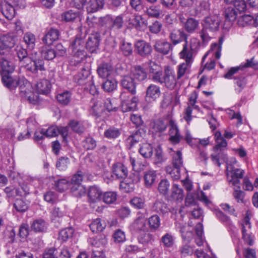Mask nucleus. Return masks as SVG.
<instances>
[{"instance_id":"nucleus-1","label":"nucleus","mask_w":258,"mask_h":258,"mask_svg":"<svg viewBox=\"0 0 258 258\" xmlns=\"http://www.w3.org/2000/svg\"><path fill=\"white\" fill-rule=\"evenodd\" d=\"M153 63V66H151L150 68L152 80L155 83L163 85L169 90H173L176 84L173 71L169 69H165L164 72L156 71V69L153 68V67H157V66L154 62Z\"/></svg>"},{"instance_id":"nucleus-2","label":"nucleus","mask_w":258,"mask_h":258,"mask_svg":"<svg viewBox=\"0 0 258 258\" xmlns=\"http://www.w3.org/2000/svg\"><path fill=\"white\" fill-rule=\"evenodd\" d=\"M221 20L217 15L206 17L202 22L200 37L203 44L207 43L211 38V34L219 30Z\"/></svg>"},{"instance_id":"nucleus-3","label":"nucleus","mask_w":258,"mask_h":258,"mask_svg":"<svg viewBox=\"0 0 258 258\" xmlns=\"http://www.w3.org/2000/svg\"><path fill=\"white\" fill-rule=\"evenodd\" d=\"M85 43L83 38L79 36H77L71 43L69 49L72 56L70 60L72 65H78L86 57Z\"/></svg>"},{"instance_id":"nucleus-4","label":"nucleus","mask_w":258,"mask_h":258,"mask_svg":"<svg viewBox=\"0 0 258 258\" xmlns=\"http://www.w3.org/2000/svg\"><path fill=\"white\" fill-rule=\"evenodd\" d=\"M199 46V40L197 38L192 37L189 42L187 41L183 44L182 49L179 53L180 58L184 59L187 63H191L194 55Z\"/></svg>"},{"instance_id":"nucleus-5","label":"nucleus","mask_w":258,"mask_h":258,"mask_svg":"<svg viewBox=\"0 0 258 258\" xmlns=\"http://www.w3.org/2000/svg\"><path fill=\"white\" fill-rule=\"evenodd\" d=\"M12 50L8 48H2L0 46V63L4 72L8 73H12L15 70V64L12 61L13 54L11 53Z\"/></svg>"},{"instance_id":"nucleus-6","label":"nucleus","mask_w":258,"mask_h":258,"mask_svg":"<svg viewBox=\"0 0 258 258\" xmlns=\"http://www.w3.org/2000/svg\"><path fill=\"white\" fill-rule=\"evenodd\" d=\"M148 216V212L147 210L144 213L138 212L137 218L130 226L131 230L138 233L147 231L146 220Z\"/></svg>"},{"instance_id":"nucleus-7","label":"nucleus","mask_w":258,"mask_h":258,"mask_svg":"<svg viewBox=\"0 0 258 258\" xmlns=\"http://www.w3.org/2000/svg\"><path fill=\"white\" fill-rule=\"evenodd\" d=\"M120 98L121 101V109L123 112L133 111L137 108L138 102L137 97H132L131 99H130L127 93L122 92Z\"/></svg>"},{"instance_id":"nucleus-8","label":"nucleus","mask_w":258,"mask_h":258,"mask_svg":"<svg viewBox=\"0 0 258 258\" xmlns=\"http://www.w3.org/2000/svg\"><path fill=\"white\" fill-rule=\"evenodd\" d=\"M227 170V179L229 182L234 186L239 185L240 179L243 178L244 171L232 166H228Z\"/></svg>"},{"instance_id":"nucleus-9","label":"nucleus","mask_w":258,"mask_h":258,"mask_svg":"<svg viewBox=\"0 0 258 258\" xmlns=\"http://www.w3.org/2000/svg\"><path fill=\"white\" fill-rule=\"evenodd\" d=\"M179 19L184 30L188 33H194L199 28V21L194 18H188L186 19L183 15H180Z\"/></svg>"},{"instance_id":"nucleus-10","label":"nucleus","mask_w":258,"mask_h":258,"mask_svg":"<svg viewBox=\"0 0 258 258\" xmlns=\"http://www.w3.org/2000/svg\"><path fill=\"white\" fill-rule=\"evenodd\" d=\"M169 38L174 45H177L182 41H184L185 43L188 41V35L182 29H174L171 30Z\"/></svg>"},{"instance_id":"nucleus-11","label":"nucleus","mask_w":258,"mask_h":258,"mask_svg":"<svg viewBox=\"0 0 258 258\" xmlns=\"http://www.w3.org/2000/svg\"><path fill=\"white\" fill-rule=\"evenodd\" d=\"M128 173L127 168L121 163L114 164L112 167L111 178L113 179L123 180Z\"/></svg>"},{"instance_id":"nucleus-12","label":"nucleus","mask_w":258,"mask_h":258,"mask_svg":"<svg viewBox=\"0 0 258 258\" xmlns=\"http://www.w3.org/2000/svg\"><path fill=\"white\" fill-rule=\"evenodd\" d=\"M27 71L34 74H37L39 72H42L45 70L44 66V61L42 59H37L30 61L24 66Z\"/></svg>"},{"instance_id":"nucleus-13","label":"nucleus","mask_w":258,"mask_h":258,"mask_svg":"<svg viewBox=\"0 0 258 258\" xmlns=\"http://www.w3.org/2000/svg\"><path fill=\"white\" fill-rule=\"evenodd\" d=\"M135 48L137 53L142 57H148L152 52V47L150 43L142 40L136 42Z\"/></svg>"},{"instance_id":"nucleus-14","label":"nucleus","mask_w":258,"mask_h":258,"mask_svg":"<svg viewBox=\"0 0 258 258\" xmlns=\"http://www.w3.org/2000/svg\"><path fill=\"white\" fill-rule=\"evenodd\" d=\"M100 35L98 32L90 34L86 42V48L91 53L94 52L98 48Z\"/></svg>"},{"instance_id":"nucleus-15","label":"nucleus","mask_w":258,"mask_h":258,"mask_svg":"<svg viewBox=\"0 0 258 258\" xmlns=\"http://www.w3.org/2000/svg\"><path fill=\"white\" fill-rule=\"evenodd\" d=\"M130 181L126 182H121L120 184V188L123 189L125 192H128L132 191L134 189V185L138 183L140 180L139 174L134 173L130 175L128 179Z\"/></svg>"},{"instance_id":"nucleus-16","label":"nucleus","mask_w":258,"mask_h":258,"mask_svg":"<svg viewBox=\"0 0 258 258\" xmlns=\"http://www.w3.org/2000/svg\"><path fill=\"white\" fill-rule=\"evenodd\" d=\"M154 48L155 50L160 53L167 54L172 49V44L165 40H155Z\"/></svg>"},{"instance_id":"nucleus-17","label":"nucleus","mask_w":258,"mask_h":258,"mask_svg":"<svg viewBox=\"0 0 258 258\" xmlns=\"http://www.w3.org/2000/svg\"><path fill=\"white\" fill-rule=\"evenodd\" d=\"M14 55H16L19 59V61L21 66L24 67L26 62L30 61V58L28 57L27 51L21 45H17L12 50Z\"/></svg>"},{"instance_id":"nucleus-18","label":"nucleus","mask_w":258,"mask_h":258,"mask_svg":"<svg viewBox=\"0 0 258 258\" xmlns=\"http://www.w3.org/2000/svg\"><path fill=\"white\" fill-rule=\"evenodd\" d=\"M169 125L170 126L169 131L170 135L169 140L172 144H178L181 139V136L179 134L177 125L172 120L169 121Z\"/></svg>"},{"instance_id":"nucleus-19","label":"nucleus","mask_w":258,"mask_h":258,"mask_svg":"<svg viewBox=\"0 0 258 258\" xmlns=\"http://www.w3.org/2000/svg\"><path fill=\"white\" fill-rule=\"evenodd\" d=\"M97 72L100 77L105 78L112 75L114 69L110 63L103 62L98 65Z\"/></svg>"},{"instance_id":"nucleus-20","label":"nucleus","mask_w":258,"mask_h":258,"mask_svg":"<svg viewBox=\"0 0 258 258\" xmlns=\"http://www.w3.org/2000/svg\"><path fill=\"white\" fill-rule=\"evenodd\" d=\"M237 15L235 9L232 7H228L225 10L224 12L225 28H229L232 26L237 17Z\"/></svg>"},{"instance_id":"nucleus-21","label":"nucleus","mask_w":258,"mask_h":258,"mask_svg":"<svg viewBox=\"0 0 258 258\" xmlns=\"http://www.w3.org/2000/svg\"><path fill=\"white\" fill-rule=\"evenodd\" d=\"M121 85L132 94L134 95L136 94V83L134 79L130 75L123 77L121 80Z\"/></svg>"},{"instance_id":"nucleus-22","label":"nucleus","mask_w":258,"mask_h":258,"mask_svg":"<svg viewBox=\"0 0 258 258\" xmlns=\"http://www.w3.org/2000/svg\"><path fill=\"white\" fill-rule=\"evenodd\" d=\"M161 95L160 88L159 86L151 84L146 90V99L149 101H154Z\"/></svg>"},{"instance_id":"nucleus-23","label":"nucleus","mask_w":258,"mask_h":258,"mask_svg":"<svg viewBox=\"0 0 258 258\" xmlns=\"http://www.w3.org/2000/svg\"><path fill=\"white\" fill-rule=\"evenodd\" d=\"M104 0H89L87 3L88 13H93L102 10L104 6Z\"/></svg>"},{"instance_id":"nucleus-24","label":"nucleus","mask_w":258,"mask_h":258,"mask_svg":"<svg viewBox=\"0 0 258 258\" xmlns=\"http://www.w3.org/2000/svg\"><path fill=\"white\" fill-rule=\"evenodd\" d=\"M101 196L102 191L98 187L95 185L90 187L88 192L89 202L95 203L99 202Z\"/></svg>"},{"instance_id":"nucleus-25","label":"nucleus","mask_w":258,"mask_h":258,"mask_svg":"<svg viewBox=\"0 0 258 258\" xmlns=\"http://www.w3.org/2000/svg\"><path fill=\"white\" fill-rule=\"evenodd\" d=\"M135 80L142 81L147 77V74L145 69L140 66L135 67L130 74Z\"/></svg>"},{"instance_id":"nucleus-26","label":"nucleus","mask_w":258,"mask_h":258,"mask_svg":"<svg viewBox=\"0 0 258 258\" xmlns=\"http://www.w3.org/2000/svg\"><path fill=\"white\" fill-rule=\"evenodd\" d=\"M59 32L58 30L51 28L42 38L43 42L47 45H50L58 39Z\"/></svg>"},{"instance_id":"nucleus-27","label":"nucleus","mask_w":258,"mask_h":258,"mask_svg":"<svg viewBox=\"0 0 258 258\" xmlns=\"http://www.w3.org/2000/svg\"><path fill=\"white\" fill-rule=\"evenodd\" d=\"M130 162L135 171L140 172L145 169L146 161L139 157H130Z\"/></svg>"},{"instance_id":"nucleus-28","label":"nucleus","mask_w":258,"mask_h":258,"mask_svg":"<svg viewBox=\"0 0 258 258\" xmlns=\"http://www.w3.org/2000/svg\"><path fill=\"white\" fill-rule=\"evenodd\" d=\"M90 70L89 67L83 68L81 71L74 77L75 81L79 85H85V81L90 74Z\"/></svg>"},{"instance_id":"nucleus-29","label":"nucleus","mask_w":258,"mask_h":258,"mask_svg":"<svg viewBox=\"0 0 258 258\" xmlns=\"http://www.w3.org/2000/svg\"><path fill=\"white\" fill-rule=\"evenodd\" d=\"M4 85L10 89H13L19 86L20 78H13L8 75H4L2 78Z\"/></svg>"},{"instance_id":"nucleus-30","label":"nucleus","mask_w":258,"mask_h":258,"mask_svg":"<svg viewBox=\"0 0 258 258\" xmlns=\"http://www.w3.org/2000/svg\"><path fill=\"white\" fill-rule=\"evenodd\" d=\"M51 85L50 82L46 79L40 80L36 85V90L39 93L47 94L50 90Z\"/></svg>"},{"instance_id":"nucleus-31","label":"nucleus","mask_w":258,"mask_h":258,"mask_svg":"<svg viewBox=\"0 0 258 258\" xmlns=\"http://www.w3.org/2000/svg\"><path fill=\"white\" fill-rule=\"evenodd\" d=\"M19 90L21 95L24 97L26 95H29L32 92V87L27 80L24 78H20Z\"/></svg>"},{"instance_id":"nucleus-32","label":"nucleus","mask_w":258,"mask_h":258,"mask_svg":"<svg viewBox=\"0 0 258 258\" xmlns=\"http://www.w3.org/2000/svg\"><path fill=\"white\" fill-rule=\"evenodd\" d=\"M19 90L21 95L24 97L26 95H29L32 92V87L27 80L24 78H20Z\"/></svg>"},{"instance_id":"nucleus-33","label":"nucleus","mask_w":258,"mask_h":258,"mask_svg":"<svg viewBox=\"0 0 258 258\" xmlns=\"http://www.w3.org/2000/svg\"><path fill=\"white\" fill-rule=\"evenodd\" d=\"M1 12L4 17L8 20L12 19L15 15V10L14 7L7 3L2 5Z\"/></svg>"},{"instance_id":"nucleus-34","label":"nucleus","mask_w":258,"mask_h":258,"mask_svg":"<svg viewBox=\"0 0 258 258\" xmlns=\"http://www.w3.org/2000/svg\"><path fill=\"white\" fill-rule=\"evenodd\" d=\"M157 174L155 170H149L144 172V179L145 186L150 187L155 182Z\"/></svg>"},{"instance_id":"nucleus-35","label":"nucleus","mask_w":258,"mask_h":258,"mask_svg":"<svg viewBox=\"0 0 258 258\" xmlns=\"http://www.w3.org/2000/svg\"><path fill=\"white\" fill-rule=\"evenodd\" d=\"M2 48H8L12 50V48L14 46L16 42V37L10 35H6L3 36L1 38Z\"/></svg>"},{"instance_id":"nucleus-36","label":"nucleus","mask_w":258,"mask_h":258,"mask_svg":"<svg viewBox=\"0 0 258 258\" xmlns=\"http://www.w3.org/2000/svg\"><path fill=\"white\" fill-rule=\"evenodd\" d=\"M184 197L183 190L177 184H173L171 188L170 198L173 200L181 201Z\"/></svg>"},{"instance_id":"nucleus-37","label":"nucleus","mask_w":258,"mask_h":258,"mask_svg":"<svg viewBox=\"0 0 258 258\" xmlns=\"http://www.w3.org/2000/svg\"><path fill=\"white\" fill-rule=\"evenodd\" d=\"M237 23L239 26L241 27H244L251 24L258 25V23L255 21V17L254 18L249 15H245L240 17L238 19Z\"/></svg>"},{"instance_id":"nucleus-38","label":"nucleus","mask_w":258,"mask_h":258,"mask_svg":"<svg viewBox=\"0 0 258 258\" xmlns=\"http://www.w3.org/2000/svg\"><path fill=\"white\" fill-rule=\"evenodd\" d=\"M215 153L211 155V157L213 163L218 166H220L221 163L220 160H225L226 158V155L224 153V150L214 149Z\"/></svg>"},{"instance_id":"nucleus-39","label":"nucleus","mask_w":258,"mask_h":258,"mask_svg":"<svg viewBox=\"0 0 258 258\" xmlns=\"http://www.w3.org/2000/svg\"><path fill=\"white\" fill-rule=\"evenodd\" d=\"M23 41L28 48L32 49L35 46V36L32 33L27 32L24 34Z\"/></svg>"},{"instance_id":"nucleus-40","label":"nucleus","mask_w":258,"mask_h":258,"mask_svg":"<svg viewBox=\"0 0 258 258\" xmlns=\"http://www.w3.org/2000/svg\"><path fill=\"white\" fill-rule=\"evenodd\" d=\"M196 232L197 237L195 239V242L197 245L200 246L203 245L204 237H203V226L201 223L199 222L196 226Z\"/></svg>"},{"instance_id":"nucleus-41","label":"nucleus","mask_w":258,"mask_h":258,"mask_svg":"<svg viewBox=\"0 0 258 258\" xmlns=\"http://www.w3.org/2000/svg\"><path fill=\"white\" fill-rule=\"evenodd\" d=\"M105 227V223L104 222L102 223L100 218L94 220L90 224V229L93 233L101 232L103 231Z\"/></svg>"},{"instance_id":"nucleus-42","label":"nucleus","mask_w":258,"mask_h":258,"mask_svg":"<svg viewBox=\"0 0 258 258\" xmlns=\"http://www.w3.org/2000/svg\"><path fill=\"white\" fill-rule=\"evenodd\" d=\"M129 23L138 30H140L145 25V21L140 15L134 16L130 19Z\"/></svg>"},{"instance_id":"nucleus-43","label":"nucleus","mask_w":258,"mask_h":258,"mask_svg":"<svg viewBox=\"0 0 258 258\" xmlns=\"http://www.w3.org/2000/svg\"><path fill=\"white\" fill-rule=\"evenodd\" d=\"M152 209L157 213L162 214L167 213L169 211V208L167 205L160 200L156 201L152 207Z\"/></svg>"},{"instance_id":"nucleus-44","label":"nucleus","mask_w":258,"mask_h":258,"mask_svg":"<svg viewBox=\"0 0 258 258\" xmlns=\"http://www.w3.org/2000/svg\"><path fill=\"white\" fill-rule=\"evenodd\" d=\"M46 223L42 219L35 220L31 225L32 229L35 232H43L46 229Z\"/></svg>"},{"instance_id":"nucleus-45","label":"nucleus","mask_w":258,"mask_h":258,"mask_svg":"<svg viewBox=\"0 0 258 258\" xmlns=\"http://www.w3.org/2000/svg\"><path fill=\"white\" fill-rule=\"evenodd\" d=\"M139 152L144 158H150L153 154L152 147L150 144H144L141 146Z\"/></svg>"},{"instance_id":"nucleus-46","label":"nucleus","mask_w":258,"mask_h":258,"mask_svg":"<svg viewBox=\"0 0 258 258\" xmlns=\"http://www.w3.org/2000/svg\"><path fill=\"white\" fill-rule=\"evenodd\" d=\"M71 191L77 197H81L85 194L86 189L82 184L70 185Z\"/></svg>"},{"instance_id":"nucleus-47","label":"nucleus","mask_w":258,"mask_h":258,"mask_svg":"<svg viewBox=\"0 0 258 258\" xmlns=\"http://www.w3.org/2000/svg\"><path fill=\"white\" fill-rule=\"evenodd\" d=\"M148 224L152 230H157L160 226V218L157 215H153L148 219Z\"/></svg>"},{"instance_id":"nucleus-48","label":"nucleus","mask_w":258,"mask_h":258,"mask_svg":"<svg viewBox=\"0 0 258 258\" xmlns=\"http://www.w3.org/2000/svg\"><path fill=\"white\" fill-rule=\"evenodd\" d=\"M180 168L181 167L168 166L166 167V171L167 174L169 175L173 179L177 180L179 179L180 177Z\"/></svg>"},{"instance_id":"nucleus-49","label":"nucleus","mask_w":258,"mask_h":258,"mask_svg":"<svg viewBox=\"0 0 258 258\" xmlns=\"http://www.w3.org/2000/svg\"><path fill=\"white\" fill-rule=\"evenodd\" d=\"M117 82L114 79H107L102 84V88L105 91L110 92L114 91L117 88Z\"/></svg>"},{"instance_id":"nucleus-50","label":"nucleus","mask_w":258,"mask_h":258,"mask_svg":"<svg viewBox=\"0 0 258 258\" xmlns=\"http://www.w3.org/2000/svg\"><path fill=\"white\" fill-rule=\"evenodd\" d=\"M103 201L107 204H111L115 202L117 194L114 191H107L104 193L102 197Z\"/></svg>"},{"instance_id":"nucleus-51","label":"nucleus","mask_w":258,"mask_h":258,"mask_svg":"<svg viewBox=\"0 0 258 258\" xmlns=\"http://www.w3.org/2000/svg\"><path fill=\"white\" fill-rule=\"evenodd\" d=\"M74 233V230L72 228H67L61 230L59 233L58 238L62 241H67L72 238Z\"/></svg>"},{"instance_id":"nucleus-52","label":"nucleus","mask_w":258,"mask_h":258,"mask_svg":"<svg viewBox=\"0 0 258 258\" xmlns=\"http://www.w3.org/2000/svg\"><path fill=\"white\" fill-rule=\"evenodd\" d=\"M41 52L42 56L47 60H52L56 56L54 50L47 46L42 47Z\"/></svg>"},{"instance_id":"nucleus-53","label":"nucleus","mask_w":258,"mask_h":258,"mask_svg":"<svg viewBox=\"0 0 258 258\" xmlns=\"http://www.w3.org/2000/svg\"><path fill=\"white\" fill-rule=\"evenodd\" d=\"M120 134V131L118 128L110 127L105 131L104 136L109 139H113L118 137Z\"/></svg>"},{"instance_id":"nucleus-54","label":"nucleus","mask_w":258,"mask_h":258,"mask_svg":"<svg viewBox=\"0 0 258 258\" xmlns=\"http://www.w3.org/2000/svg\"><path fill=\"white\" fill-rule=\"evenodd\" d=\"M169 186V182L167 179H162L158 184V190L160 194L166 196L168 193Z\"/></svg>"},{"instance_id":"nucleus-55","label":"nucleus","mask_w":258,"mask_h":258,"mask_svg":"<svg viewBox=\"0 0 258 258\" xmlns=\"http://www.w3.org/2000/svg\"><path fill=\"white\" fill-rule=\"evenodd\" d=\"M120 49L124 56H129L132 54V44L122 40L120 45Z\"/></svg>"},{"instance_id":"nucleus-56","label":"nucleus","mask_w":258,"mask_h":258,"mask_svg":"<svg viewBox=\"0 0 258 258\" xmlns=\"http://www.w3.org/2000/svg\"><path fill=\"white\" fill-rule=\"evenodd\" d=\"M69 126L75 132L81 134L83 133L85 130V127L81 122L72 120L69 123Z\"/></svg>"},{"instance_id":"nucleus-57","label":"nucleus","mask_w":258,"mask_h":258,"mask_svg":"<svg viewBox=\"0 0 258 258\" xmlns=\"http://www.w3.org/2000/svg\"><path fill=\"white\" fill-rule=\"evenodd\" d=\"M112 22V17L110 15H106L98 19L99 24L102 27H108L109 30H111Z\"/></svg>"},{"instance_id":"nucleus-58","label":"nucleus","mask_w":258,"mask_h":258,"mask_svg":"<svg viewBox=\"0 0 258 258\" xmlns=\"http://www.w3.org/2000/svg\"><path fill=\"white\" fill-rule=\"evenodd\" d=\"M70 163V159L67 157H60L56 162V166L59 170H65Z\"/></svg>"},{"instance_id":"nucleus-59","label":"nucleus","mask_w":258,"mask_h":258,"mask_svg":"<svg viewBox=\"0 0 258 258\" xmlns=\"http://www.w3.org/2000/svg\"><path fill=\"white\" fill-rule=\"evenodd\" d=\"M70 186V182L66 179H60L55 181L56 189L60 192H63Z\"/></svg>"},{"instance_id":"nucleus-60","label":"nucleus","mask_w":258,"mask_h":258,"mask_svg":"<svg viewBox=\"0 0 258 258\" xmlns=\"http://www.w3.org/2000/svg\"><path fill=\"white\" fill-rule=\"evenodd\" d=\"M71 97V93L68 91H66L58 94L57 95L56 98L57 101L60 103L67 105L70 101Z\"/></svg>"},{"instance_id":"nucleus-61","label":"nucleus","mask_w":258,"mask_h":258,"mask_svg":"<svg viewBox=\"0 0 258 258\" xmlns=\"http://www.w3.org/2000/svg\"><path fill=\"white\" fill-rule=\"evenodd\" d=\"M78 16V13L72 10L64 12L61 14V20L66 22L74 20Z\"/></svg>"},{"instance_id":"nucleus-62","label":"nucleus","mask_w":258,"mask_h":258,"mask_svg":"<svg viewBox=\"0 0 258 258\" xmlns=\"http://www.w3.org/2000/svg\"><path fill=\"white\" fill-rule=\"evenodd\" d=\"M138 240L139 243L144 244L149 242L152 239V235L146 232H140Z\"/></svg>"},{"instance_id":"nucleus-63","label":"nucleus","mask_w":258,"mask_h":258,"mask_svg":"<svg viewBox=\"0 0 258 258\" xmlns=\"http://www.w3.org/2000/svg\"><path fill=\"white\" fill-rule=\"evenodd\" d=\"M14 207L19 212H24L28 208L26 203L21 199L17 200L14 204Z\"/></svg>"},{"instance_id":"nucleus-64","label":"nucleus","mask_w":258,"mask_h":258,"mask_svg":"<svg viewBox=\"0 0 258 258\" xmlns=\"http://www.w3.org/2000/svg\"><path fill=\"white\" fill-rule=\"evenodd\" d=\"M131 205L135 208L141 209L145 207V200L141 198L135 197L130 201Z\"/></svg>"}]
</instances>
